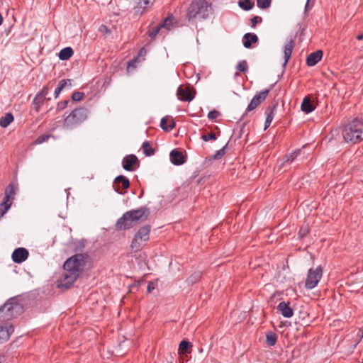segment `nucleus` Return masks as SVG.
<instances>
[{
  "label": "nucleus",
  "mask_w": 363,
  "mask_h": 363,
  "mask_svg": "<svg viewBox=\"0 0 363 363\" xmlns=\"http://www.w3.org/2000/svg\"><path fill=\"white\" fill-rule=\"evenodd\" d=\"M89 256L86 253L76 254L64 263L65 272L57 281V288L68 290L84 270Z\"/></svg>",
  "instance_id": "f257e3e1"
},
{
  "label": "nucleus",
  "mask_w": 363,
  "mask_h": 363,
  "mask_svg": "<svg viewBox=\"0 0 363 363\" xmlns=\"http://www.w3.org/2000/svg\"><path fill=\"white\" fill-rule=\"evenodd\" d=\"M150 214V210L147 206L127 211L117 220L115 225L116 230L118 231L129 230L137 222L145 221Z\"/></svg>",
  "instance_id": "f03ea898"
},
{
  "label": "nucleus",
  "mask_w": 363,
  "mask_h": 363,
  "mask_svg": "<svg viewBox=\"0 0 363 363\" xmlns=\"http://www.w3.org/2000/svg\"><path fill=\"white\" fill-rule=\"evenodd\" d=\"M345 142L357 143L363 140V122L354 118L347 124L342 131Z\"/></svg>",
  "instance_id": "7ed1b4c3"
},
{
  "label": "nucleus",
  "mask_w": 363,
  "mask_h": 363,
  "mask_svg": "<svg viewBox=\"0 0 363 363\" xmlns=\"http://www.w3.org/2000/svg\"><path fill=\"white\" fill-rule=\"evenodd\" d=\"M211 5L206 0H192L187 9L189 21L196 18H207L213 11Z\"/></svg>",
  "instance_id": "20e7f679"
},
{
  "label": "nucleus",
  "mask_w": 363,
  "mask_h": 363,
  "mask_svg": "<svg viewBox=\"0 0 363 363\" xmlns=\"http://www.w3.org/2000/svg\"><path fill=\"white\" fill-rule=\"evenodd\" d=\"M23 311V305L18 302V298L12 297L0 307V320L6 321L14 318L22 313Z\"/></svg>",
  "instance_id": "39448f33"
},
{
  "label": "nucleus",
  "mask_w": 363,
  "mask_h": 363,
  "mask_svg": "<svg viewBox=\"0 0 363 363\" xmlns=\"http://www.w3.org/2000/svg\"><path fill=\"white\" fill-rule=\"evenodd\" d=\"M89 110L84 107L75 108L65 119L63 127L73 129L81 125L88 118Z\"/></svg>",
  "instance_id": "423d86ee"
},
{
  "label": "nucleus",
  "mask_w": 363,
  "mask_h": 363,
  "mask_svg": "<svg viewBox=\"0 0 363 363\" xmlns=\"http://www.w3.org/2000/svg\"><path fill=\"white\" fill-rule=\"evenodd\" d=\"M323 269L318 266L315 269H310L308 272L305 286L308 289L315 287L322 277Z\"/></svg>",
  "instance_id": "0eeeda50"
},
{
  "label": "nucleus",
  "mask_w": 363,
  "mask_h": 363,
  "mask_svg": "<svg viewBox=\"0 0 363 363\" xmlns=\"http://www.w3.org/2000/svg\"><path fill=\"white\" fill-rule=\"evenodd\" d=\"M269 91L270 89H268L256 94L252 99L250 103L247 107L245 113L242 116L240 120L245 116L247 112H250L258 107L266 99Z\"/></svg>",
  "instance_id": "6e6552de"
},
{
  "label": "nucleus",
  "mask_w": 363,
  "mask_h": 363,
  "mask_svg": "<svg viewBox=\"0 0 363 363\" xmlns=\"http://www.w3.org/2000/svg\"><path fill=\"white\" fill-rule=\"evenodd\" d=\"M130 183L129 179L123 176H117L113 182V188L114 191L119 194H124L127 189L130 187Z\"/></svg>",
  "instance_id": "1a4fd4ad"
},
{
  "label": "nucleus",
  "mask_w": 363,
  "mask_h": 363,
  "mask_svg": "<svg viewBox=\"0 0 363 363\" xmlns=\"http://www.w3.org/2000/svg\"><path fill=\"white\" fill-rule=\"evenodd\" d=\"M123 167L126 171H134L140 166V161L135 155H128L125 156L122 162Z\"/></svg>",
  "instance_id": "9d476101"
},
{
  "label": "nucleus",
  "mask_w": 363,
  "mask_h": 363,
  "mask_svg": "<svg viewBox=\"0 0 363 363\" xmlns=\"http://www.w3.org/2000/svg\"><path fill=\"white\" fill-rule=\"evenodd\" d=\"M196 91H191V88L189 86H183L180 85L177 91V97L179 100L183 101H191L194 99L195 96Z\"/></svg>",
  "instance_id": "9b49d317"
},
{
  "label": "nucleus",
  "mask_w": 363,
  "mask_h": 363,
  "mask_svg": "<svg viewBox=\"0 0 363 363\" xmlns=\"http://www.w3.org/2000/svg\"><path fill=\"white\" fill-rule=\"evenodd\" d=\"M29 255L28 250L24 247H18L12 253V260L16 264H21L26 261Z\"/></svg>",
  "instance_id": "f8f14e48"
},
{
  "label": "nucleus",
  "mask_w": 363,
  "mask_h": 363,
  "mask_svg": "<svg viewBox=\"0 0 363 363\" xmlns=\"http://www.w3.org/2000/svg\"><path fill=\"white\" fill-rule=\"evenodd\" d=\"M317 104V99L315 100L311 96H306L302 101L301 109L305 113H309L315 110Z\"/></svg>",
  "instance_id": "ddd939ff"
},
{
  "label": "nucleus",
  "mask_w": 363,
  "mask_h": 363,
  "mask_svg": "<svg viewBox=\"0 0 363 363\" xmlns=\"http://www.w3.org/2000/svg\"><path fill=\"white\" fill-rule=\"evenodd\" d=\"M169 157L171 162L177 166L182 165L186 161V156L177 149H174L170 152Z\"/></svg>",
  "instance_id": "4468645a"
},
{
  "label": "nucleus",
  "mask_w": 363,
  "mask_h": 363,
  "mask_svg": "<svg viewBox=\"0 0 363 363\" xmlns=\"http://www.w3.org/2000/svg\"><path fill=\"white\" fill-rule=\"evenodd\" d=\"M133 1L135 4L133 11L136 16H141L150 4L149 0H133Z\"/></svg>",
  "instance_id": "2eb2a0df"
},
{
  "label": "nucleus",
  "mask_w": 363,
  "mask_h": 363,
  "mask_svg": "<svg viewBox=\"0 0 363 363\" xmlns=\"http://www.w3.org/2000/svg\"><path fill=\"white\" fill-rule=\"evenodd\" d=\"M323 52L321 50H318L309 54L306 58V65L309 67L315 65L321 60Z\"/></svg>",
  "instance_id": "dca6fc26"
},
{
  "label": "nucleus",
  "mask_w": 363,
  "mask_h": 363,
  "mask_svg": "<svg viewBox=\"0 0 363 363\" xmlns=\"http://www.w3.org/2000/svg\"><path fill=\"white\" fill-rule=\"evenodd\" d=\"M289 304V302L281 301L277 307V310L285 318H291L294 315V310L290 307Z\"/></svg>",
  "instance_id": "f3484780"
},
{
  "label": "nucleus",
  "mask_w": 363,
  "mask_h": 363,
  "mask_svg": "<svg viewBox=\"0 0 363 363\" xmlns=\"http://www.w3.org/2000/svg\"><path fill=\"white\" fill-rule=\"evenodd\" d=\"M294 40H295V38H291L290 40L284 45V62L283 63V66L285 67L291 56V53H292V51H293V49L294 48Z\"/></svg>",
  "instance_id": "a211bd4d"
},
{
  "label": "nucleus",
  "mask_w": 363,
  "mask_h": 363,
  "mask_svg": "<svg viewBox=\"0 0 363 363\" xmlns=\"http://www.w3.org/2000/svg\"><path fill=\"white\" fill-rule=\"evenodd\" d=\"M278 106V103L275 101L272 105H269L266 110V120L264 123V130L268 128L273 120L274 118V111L276 110L277 107Z\"/></svg>",
  "instance_id": "6ab92c4d"
},
{
  "label": "nucleus",
  "mask_w": 363,
  "mask_h": 363,
  "mask_svg": "<svg viewBox=\"0 0 363 363\" xmlns=\"http://www.w3.org/2000/svg\"><path fill=\"white\" fill-rule=\"evenodd\" d=\"M150 230L151 225H145L139 228L138 232L135 234V236L140 239V241H147L149 240Z\"/></svg>",
  "instance_id": "aec40b11"
},
{
  "label": "nucleus",
  "mask_w": 363,
  "mask_h": 363,
  "mask_svg": "<svg viewBox=\"0 0 363 363\" xmlns=\"http://www.w3.org/2000/svg\"><path fill=\"white\" fill-rule=\"evenodd\" d=\"M193 345L191 342L186 340H182L179 345L178 352L181 356H187L188 354L191 352Z\"/></svg>",
  "instance_id": "412c9836"
},
{
  "label": "nucleus",
  "mask_w": 363,
  "mask_h": 363,
  "mask_svg": "<svg viewBox=\"0 0 363 363\" xmlns=\"http://www.w3.org/2000/svg\"><path fill=\"white\" fill-rule=\"evenodd\" d=\"M242 41L245 48H250L253 43L258 42V37L255 33H247L244 35Z\"/></svg>",
  "instance_id": "4be33fe9"
},
{
  "label": "nucleus",
  "mask_w": 363,
  "mask_h": 363,
  "mask_svg": "<svg viewBox=\"0 0 363 363\" xmlns=\"http://www.w3.org/2000/svg\"><path fill=\"white\" fill-rule=\"evenodd\" d=\"M176 125L175 122L172 119V118L169 116L163 117L160 121V127L162 130L166 132L170 131L172 130Z\"/></svg>",
  "instance_id": "5701e85b"
},
{
  "label": "nucleus",
  "mask_w": 363,
  "mask_h": 363,
  "mask_svg": "<svg viewBox=\"0 0 363 363\" xmlns=\"http://www.w3.org/2000/svg\"><path fill=\"white\" fill-rule=\"evenodd\" d=\"M16 189L17 187L13 183L9 184L5 189V197L4 199L9 202H12L10 200L14 199Z\"/></svg>",
  "instance_id": "b1692460"
},
{
  "label": "nucleus",
  "mask_w": 363,
  "mask_h": 363,
  "mask_svg": "<svg viewBox=\"0 0 363 363\" xmlns=\"http://www.w3.org/2000/svg\"><path fill=\"white\" fill-rule=\"evenodd\" d=\"M72 80L69 79L60 80L57 84V86L55 89V97L57 98L62 90L65 86H72Z\"/></svg>",
  "instance_id": "393cba45"
},
{
  "label": "nucleus",
  "mask_w": 363,
  "mask_h": 363,
  "mask_svg": "<svg viewBox=\"0 0 363 363\" xmlns=\"http://www.w3.org/2000/svg\"><path fill=\"white\" fill-rule=\"evenodd\" d=\"M201 277L202 272L201 271H196L186 279V283L188 286H192L198 283L201 280Z\"/></svg>",
  "instance_id": "a878e982"
},
{
  "label": "nucleus",
  "mask_w": 363,
  "mask_h": 363,
  "mask_svg": "<svg viewBox=\"0 0 363 363\" xmlns=\"http://www.w3.org/2000/svg\"><path fill=\"white\" fill-rule=\"evenodd\" d=\"M50 98H46L43 96L42 95H40L38 93L35 95L33 101V104L34 106L35 111L38 113L40 111V109L42 106V105L44 103L45 100H50Z\"/></svg>",
  "instance_id": "bb28decb"
},
{
  "label": "nucleus",
  "mask_w": 363,
  "mask_h": 363,
  "mask_svg": "<svg viewBox=\"0 0 363 363\" xmlns=\"http://www.w3.org/2000/svg\"><path fill=\"white\" fill-rule=\"evenodd\" d=\"M73 49L71 47H67L62 49L57 55L60 60H67L73 55Z\"/></svg>",
  "instance_id": "cd10ccee"
},
{
  "label": "nucleus",
  "mask_w": 363,
  "mask_h": 363,
  "mask_svg": "<svg viewBox=\"0 0 363 363\" xmlns=\"http://www.w3.org/2000/svg\"><path fill=\"white\" fill-rule=\"evenodd\" d=\"M228 143L225 144V146H223L221 149L219 150H217L214 155H212L206 158V161L208 160H219L221 157H223L226 154V149L228 147Z\"/></svg>",
  "instance_id": "c85d7f7f"
},
{
  "label": "nucleus",
  "mask_w": 363,
  "mask_h": 363,
  "mask_svg": "<svg viewBox=\"0 0 363 363\" xmlns=\"http://www.w3.org/2000/svg\"><path fill=\"white\" fill-rule=\"evenodd\" d=\"M300 153L301 150L298 149L294 150L290 155H284L283 157V163L281 164V166L285 165L286 163L291 164L297 157V156L300 155Z\"/></svg>",
  "instance_id": "c756f323"
},
{
  "label": "nucleus",
  "mask_w": 363,
  "mask_h": 363,
  "mask_svg": "<svg viewBox=\"0 0 363 363\" xmlns=\"http://www.w3.org/2000/svg\"><path fill=\"white\" fill-rule=\"evenodd\" d=\"M14 117L11 113H7L4 116L0 119V125L2 128L7 127L11 122L13 121Z\"/></svg>",
  "instance_id": "7c9ffc66"
},
{
  "label": "nucleus",
  "mask_w": 363,
  "mask_h": 363,
  "mask_svg": "<svg viewBox=\"0 0 363 363\" xmlns=\"http://www.w3.org/2000/svg\"><path fill=\"white\" fill-rule=\"evenodd\" d=\"M266 342L269 346H274L277 342V335L272 331L266 333Z\"/></svg>",
  "instance_id": "2f4dec72"
},
{
  "label": "nucleus",
  "mask_w": 363,
  "mask_h": 363,
  "mask_svg": "<svg viewBox=\"0 0 363 363\" xmlns=\"http://www.w3.org/2000/svg\"><path fill=\"white\" fill-rule=\"evenodd\" d=\"M238 6L244 11H250L254 7L255 3L252 0H240Z\"/></svg>",
  "instance_id": "473e14b6"
},
{
  "label": "nucleus",
  "mask_w": 363,
  "mask_h": 363,
  "mask_svg": "<svg viewBox=\"0 0 363 363\" xmlns=\"http://www.w3.org/2000/svg\"><path fill=\"white\" fill-rule=\"evenodd\" d=\"M142 148L144 154L148 157L153 155L155 152V149L152 147L149 141H145L143 143Z\"/></svg>",
  "instance_id": "72a5a7b5"
},
{
  "label": "nucleus",
  "mask_w": 363,
  "mask_h": 363,
  "mask_svg": "<svg viewBox=\"0 0 363 363\" xmlns=\"http://www.w3.org/2000/svg\"><path fill=\"white\" fill-rule=\"evenodd\" d=\"M12 202H9L4 199V201L0 203V218L7 212V211L10 208Z\"/></svg>",
  "instance_id": "f704fd0d"
},
{
  "label": "nucleus",
  "mask_w": 363,
  "mask_h": 363,
  "mask_svg": "<svg viewBox=\"0 0 363 363\" xmlns=\"http://www.w3.org/2000/svg\"><path fill=\"white\" fill-rule=\"evenodd\" d=\"M6 326L0 325V343H3L9 339Z\"/></svg>",
  "instance_id": "c9c22d12"
},
{
  "label": "nucleus",
  "mask_w": 363,
  "mask_h": 363,
  "mask_svg": "<svg viewBox=\"0 0 363 363\" xmlns=\"http://www.w3.org/2000/svg\"><path fill=\"white\" fill-rule=\"evenodd\" d=\"M173 19L174 18L172 16L165 18L160 23H159L160 27H161V28H165L167 30H170L172 26Z\"/></svg>",
  "instance_id": "e433bc0d"
},
{
  "label": "nucleus",
  "mask_w": 363,
  "mask_h": 363,
  "mask_svg": "<svg viewBox=\"0 0 363 363\" xmlns=\"http://www.w3.org/2000/svg\"><path fill=\"white\" fill-rule=\"evenodd\" d=\"M55 85V83L53 82H49L43 89L41 91L38 92L40 95H42L44 97H46L48 95L49 90L52 89Z\"/></svg>",
  "instance_id": "4c0bfd02"
},
{
  "label": "nucleus",
  "mask_w": 363,
  "mask_h": 363,
  "mask_svg": "<svg viewBox=\"0 0 363 363\" xmlns=\"http://www.w3.org/2000/svg\"><path fill=\"white\" fill-rule=\"evenodd\" d=\"M142 242L140 239L134 235V238L131 242L130 247L132 250H135V251L140 250L142 246Z\"/></svg>",
  "instance_id": "58836bf2"
},
{
  "label": "nucleus",
  "mask_w": 363,
  "mask_h": 363,
  "mask_svg": "<svg viewBox=\"0 0 363 363\" xmlns=\"http://www.w3.org/2000/svg\"><path fill=\"white\" fill-rule=\"evenodd\" d=\"M272 0H257V6L261 9H267L271 6Z\"/></svg>",
  "instance_id": "ea45409f"
},
{
  "label": "nucleus",
  "mask_w": 363,
  "mask_h": 363,
  "mask_svg": "<svg viewBox=\"0 0 363 363\" xmlns=\"http://www.w3.org/2000/svg\"><path fill=\"white\" fill-rule=\"evenodd\" d=\"M161 29V27H160V25L158 24L157 26L152 28L149 29L148 30V36L152 39L154 40L157 35L159 33L160 30Z\"/></svg>",
  "instance_id": "a19ab883"
},
{
  "label": "nucleus",
  "mask_w": 363,
  "mask_h": 363,
  "mask_svg": "<svg viewBox=\"0 0 363 363\" xmlns=\"http://www.w3.org/2000/svg\"><path fill=\"white\" fill-rule=\"evenodd\" d=\"M309 231L310 230H309V227H308V224L301 226V228L298 230V237L300 238H303L309 233Z\"/></svg>",
  "instance_id": "79ce46f5"
},
{
  "label": "nucleus",
  "mask_w": 363,
  "mask_h": 363,
  "mask_svg": "<svg viewBox=\"0 0 363 363\" xmlns=\"http://www.w3.org/2000/svg\"><path fill=\"white\" fill-rule=\"evenodd\" d=\"M84 93L76 91L72 93L71 99L73 101H80L84 99Z\"/></svg>",
  "instance_id": "37998d69"
},
{
  "label": "nucleus",
  "mask_w": 363,
  "mask_h": 363,
  "mask_svg": "<svg viewBox=\"0 0 363 363\" xmlns=\"http://www.w3.org/2000/svg\"><path fill=\"white\" fill-rule=\"evenodd\" d=\"M248 68L247 62L246 60H242L239 62L236 66L237 70L241 72H246Z\"/></svg>",
  "instance_id": "c03bdc74"
},
{
  "label": "nucleus",
  "mask_w": 363,
  "mask_h": 363,
  "mask_svg": "<svg viewBox=\"0 0 363 363\" xmlns=\"http://www.w3.org/2000/svg\"><path fill=\"white\" fill-rule=\"evenodd\" d=\"M201 138L205 142L209 140H216L217 139V135L214 133H203Z\"/></svg>",
  "instance_id": "a18cd8bd"
},
{
  "label": "nucleus",
  "mask_w": 363,
  "mask_h": 363,
  "mask_svg": "<svg viewBox=\"0 0 363 363\" xmlns=\"http://www.w3.org/2000/svg\"><path fill=\"white\" fill-rule=\"evenodd\" d=\"M50 137V135L48 134H44L38 136L37 139L35 141V143L36 144H41L45 141H47Z\"/></svg>",
  "instance_id": "49530a36"
},
{
  "label": "nucleus",
  "mask_w": 363,
  "mask_h": 363,
  "mask_svg": "<svg viewBox=\"0 0 363 363\" xmlns=\"http://www.w3.org/2000/svg\"><path fill=\"white\" fill-rule=\"evenodd\" d=\"M220 116V113L216 110L210 111L208 113V118L209 120H211V121L215 120Z\"/></svg>",
  "instance_id": "de8ad7c7"
},
{
  "label": "nucleus",
  "mask_w": 363,
  "mask_h": 363,
  "mask_svg": "<svg viewBox=\"0 0 363 363\" xmlns=\"http://www.w3.org/2000/svg\"><path fill=\"white\" fill-rule=\"evenodd\" d=\"M69 102V100H63V101H60L57 105V110L58 111H60L65 109L67 106Z\"/></svg>",
  "instance_id": "09e8293b"
},
{
  "label": "nucleus",
  "mask_w": 363,
  "mask_h": 363,
  "mask_svg": "<svg viewBox=\"0 0 363 363\" xmlns=\"http://www.w3.org/2000/svg\"><path fill=\"white\" fill-rule=\"evenodd\" d=\"M262 18L259 16H255L251 18V26L255 28L258 23H261Z\"/></svg>",
  "instance_id": "8fccbe9b"
},
{
  "label": "nucleus",
  "mask_w": 363,
  "mask_h": 363,
  "mask_svg": "<svg viewBox=\"0 0 363 363\" xmlns=\"http://www.w3.org/2000/svg\"><path fill=\"white\" fill-rule=\"evenodd\" d=\"M99 30L104 34H107L111 32L108 27L104 25L101 26Z\"/></svg>",
  "instance_id": "3c124183"
},
{
  "label": "nucleus",
  "mask_w": 363,
  "mask_h": 363,
  "mask_svg": "<svg viewBox=\"0 0 363 363\" xmlns=\"http://www.w3.org/2000/svg\"><path fill=\"white\" fill-rule=\"evenodd\" d=\"M155 289V284L153 282L150 281L147 284V291L148 293H151Z\"/></svg>",
  "instance_id": "603ef678"
},
{
  "label": "nucleus",
  "mask_w": 363,
  "mask_h": 363,
  "mask_svg": "<svg viewBox=\"0 0 363 363\" xmlns=\"http://www.w3.org/2000/svg\"><path fill=\"white\" fill-rule=\"evenodd\" d=\"M6 330L9 332V336L10 337V335L14 332V328L12 325H9V326L6 325Z\"/></svg>",
  "instance_id": "864d4df0"
},
{
  "label": "nucleus",
  "mask_w": 363,
  "mask_h": 363,
  "mask_svg": "<svg viewBox=\"0 0 363 363\" xmlns=\"http://www.w3.org/2000/svg\"><path fill=\"white\" fill-rule=\"evenodd\" d=\"M245 125H246V123H244L242 124V127H241V129H240V135H239V138H241V135H242V132H243V129H244V128H245Z\"/></svg>",
  "instance_id": "5fc2aeb1"
},
{
  "label": "nucleus",
  "mask_w": 363,
  "mask_h": 363,
  "mask_svg": "<svg viewBox=\"0 0 363 363\" xmlns=\"http://www.w3.org/2000/svg\"><path fill=\"white\" fill-rule=\"evenodd\" d=\"M357 40H362L363 39V32L356 37Z\"/></svg>",
  "instance_id": "6e6d98bb"
},
{
  "label": "nucleus",
  "mask_w": 363,
  "mask_h": 363,
  "mask_svg": "<svg viewBox=\"0 0 363 363\" xmlns=\"http://www.w3.org/2000/svg\"><path fill=\"white\" fill-rule=\"evenodd\" d=\"M309 1H310V0H307V3H306V6H305V12H306V11H308V7H309Z\"/></svg>",
  "instance_id": "4d7b16f0"
},
{
  "label": "nucleus",
  "mask_w": 363,
  "mask_h": 363,
  "mask_svg": "<svg viewBox=\"0 0 363 363\" xmlns=\"http://www.w3.org/2000/svg\"><path fill=\"white\" fill-rule=\"evenodd\" d=\"M134 64V60H131L128 62V67H130L132 65Z\"/></svg>",
  "instance_id": "13d9d810"
},
{
  "label": "nucleus",
  "mask_w": 363,
  "mask_h": 363,
  "mask_svg": "<svg viewBox=\"0 0 363 363\" xmlns=\"http://www.w3.org/2000/svg\"><path fill=\"white\" fill-rule=\"evenodd\" d=\"M3 20H4V19H3V16H2V15H1V14H0V26H1V25L2 24V23H3Z\"/></svg>",
  "instance_id": "bf43d9fd"
},
{
  "label": "nucleus",
  "mask_w": 363,
  "mask_h": 363,
  "mask_svg": "<svg viewBox=\"0 0 363 363\" xmlns=\"http://www.w3.org/2000/svg\"><path fill=\"white\" fill-rule=\"evenodd\" d=\"M140 284V281H137V283H135L133 286H138Z\"/></svg>",
  "instance_id": "052dcab7"
},
{
  "label": "nucleus",
  "mask_w": 363,
  "mask_h": 363,
  "mask_svg": "<svg viewBox=\"0 0 363 363\" xmlns=\"http://www.w3.org/2000/svg\"><path fill=\"white\" fill-rule=\"evenodd\" d=\"M362 329H359V332H358V336L360 337V336L362 335Z\"/></svg>",
  "instance_id": "680f3d73"
},
{
  "label": "nucleus",
  "mask_w": 363,
  "mask_h": 363,
  "mask_svg": "<svg viewBox=\"0 0 363 363\" xmlns=\"http://www.w3.org/2000/svg\"><path fill=\"white\" fill-rule=\"evenodd\" d=\"M143 191H142V192H141V194H140L139 197L141 198L143 196Z\"/></svg>",
  "instance_id": "e2e57ef3"
}]
</instances>
